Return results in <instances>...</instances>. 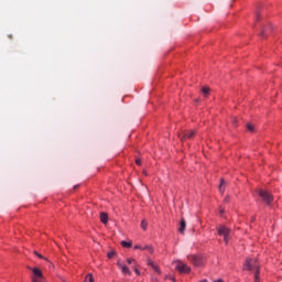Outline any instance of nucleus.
<instances>
[{"instance_id":"5701e85b","label":"nucleus","mask_w":282,"mask_h":282,"mask_svg":"<svg viewBox=\"0 0 282 282\" xmlns=\"http://www.w3.org/2000/svg\"><path fill=\"white\" fill-rule=\"evenodd\" d=\"M135 163L140 166V164H142V161L140 159H137Z\"/></svg>"},{"instance_id":"2eb2a0df","label":"nucleus","mask_w":282,"mask_h":282,"mask_svg":"<svg viewBox=\"0 0 282 282\" xmlns=\"http://www.w3.org/2000/svg\"><path fill=\"white\" fill-rule=\"evenodd\" d=\"M247 129H248V131H250L251 133H254V126H252V123H248V124H247Z\"/></svg>"},{"instance_id":"aec40b11","label":"nucleus","mask_w":282,"mask_h":282,"mask_svg":"<svg viewBox=\"0 0 282 282\" xmlns=\"http://www.w3.org/2000/svg\"><path fill=\"white\" fill-rule=\"evenodd\" d=\"M226 184V182L224 181V178H221L220 180V185H219V191H220V193H221V188H223V186Z\"/></svg>"},{"instance_id":"dca6fc26","label":"nucleus","mask_w":282,"mask_h":282,"mask_svg":"<svg viewBox=\"0 0 282 282\" xmlns=\"http://www.w3.org/2000/svg\"><path fill=\"white\" fill-rule=\"evenodd\" d=\"M121 246L123 247V248H131V242H127V241H121Z\"/></svg>"},{"instance_id":"393cba45","label":"nucleus","mask_w":282,"mask_h":282,"mask_svg":"<svg viewBox=\"0 0 282 282\" xmlns=\"http://www.w3.org/2000/svg\"><path fill=\"white\" fill-rule=\"evenodd\" d=\"M35 254H36V257H39L40 259H43V256L40 254L39 252L35 251Z\"/></svg>"},{"instance_id":"0eeeda50","label":"nucleus","mask_w":282,"mask_h":282,"mask_svg":"<svg viewBox=\"0 0 282 282\" xmlns=\"http://www.w3.org/2000/svg\"><path fill=\"white\" fill-rule=\"evenodd\" d=\"M191 138H195V130L187 131L181 135V140H191Z\"/></svg>"},{"instance_id":"4be33fe9","label":"nucleus","mask_w":282,"mask_h":282,"mask_svg":"<svg viewBox=\"0 0 282 282\" xmlns=\"http://www.w3.org/2000/svg\"><path fill=\"white\" fill-rule=\"evenodd\" d=\"M133 249H134V250H142V249H143V247H142V246H140V245H134Z\"/></svg>"},{"instance_id":"6ab92c4d","label":"nucleus","mask_w":282,"mask_h":282,"mask_svg":"<svg viewBox=\"0 0 282 282\" xmlns=\"http://www.w3.org/2000/svg\"><path fill=\"white\" fill-rule=\"evenodd\" d=\"M116 257V251L108 252V259H113Z\"/></svg>"},{"instance_id":"412c9836","label":"nucleus","mask_w":282,"mask_h":282,"mask_svg":"<svg viewBox=\"0 0 282 282\" xmlns=\"http://www.w3.org/2000/svg\"><path fill=\"white\" fill-rule=\"evenodd\" d=\"M127 263H129V265H131V263H135V260L133 258H128Z\"/></svg>"},{"instance_id":"9d476101","label":"nucleus","mask_w":282,"mask_h":282,"mask_svg":"<svg viewBox=\"0 0 282 282\" xmlns=\"http://www.w3.org/2000/svg\"><path fill=\"white\" fill-rule=\"evenodd\" d=\"M100 221L102 224H109V216L107 215V213H101L100 214Z\"/></svg>"},{"instance_id":"f3484780","label":"nucleus","mask_w":282,"mask_h":282,"mask_svg":"<svg viewBox=\"0 0 282 282\" xmlns=\"http://www.w3.org/2000/svg\"><path fill=\"white\" fill-rule=\"evenodd\" d=\"M149 265H152V268L160 274V268L153 264V262L149 261Z\"/></svg>"},{"instance_id":"cd10ccee","label":"nucleus","mask_w":282,"mask_h":282,"mask_svg":"<svg viewBox=\"0 0 282 282\" xmlns=\"http://www.w3.org/2000/svg\"><path fill=\"white\" fill-rule=\"evenodd\" d=\"M220 215H224V209H220Z\"/></svg>"},{"instance_id":"b1692460","label":"nucleus","mask_w":282,"mask_h":282,"mask_svg":"<svg viewBox=\"0 0 282 282\" xmlns=\"http://www.w3.org/2000/svg\"><path fill=\"white\" fill-rule=\"evenodd\" d=\"M224 202H225V204H228V202H230V197H226L225 199H224Z\"/></svg>"},{"instance_id":"423d86ee","label":"nucleus","mask_w":282,"mask_h":282,"mask_svg":"<svg viewBox=\"0 0 282 282\" xmlns=\"http://www.w3.org/2000/svg\"><path fill=\"white\" fill-rule=\"evenodd\" d=\"M117 265L118 268H120L122 274H128L129 276H131V270H129V267L120 261L117 262Z\"/></svg>"},{"instance_id":"1a4fd4ad","label":"nucleus","mask_w":282,"mask_h":282,"mask_svg":"<svg viewBox=\"0 0 282 282\" xmlns=\"http://www.w3.org/2000/svg\"><path fill=\"white\" fill-rule=\"evenodd\" d=\"M184 230H186V220L184 218L181 219V225L178 228V232H181V235H184Z\"/></svg>"},{"instance_id":"bb28decb","label":"nucleus","mask_w":282,"mask_h":282,"mask_svg":"<svg viewBox=\"0 0 282 282\" xmlns=\"http://www.w3.org/2000/svg\"><path fill=\"white\" fill-rule=\"evenodd\" d=\"M135 274H140V271L138 269L134 270Z\"/></svg>"},{"instance_id":"9b49d317","label":"nucleus","mask_w":282,"mask_h":282,"mask_svg":"<svg viewBox=\"0 0 282 282\" xmlns=\"http://www.w3.org/2000/svg\"><path fill=\"white\" fill-rule=\"evenodd\" d=\"M272 26L271 25H268L267 28H264L261 33H260V36L262 37H265L268 35V31L271 30Z\"/></svg>"},{"instance_id":"c85d7f7f","label":"nucleus","mask_w":282,"mask_h":282,"mask_svg":"<svg viewBox=\"0 0 282 282\" xmlns=\"http://www.w3.org/2000/svg\"><path fill=\"white\" fill-rule=\"evenodd\" d=\"M74 188H78V185H75Z\"/></svg>"},{"instance_id":"7ed1b4c3","label":"nucleus","mask_w":282,"mask_h":282,"mask_svg":"<svg viewBox=\"0 0 282 282\" xmlns=\"http://www.w3.org/2000/svg\"><path fill=\"white\" fill-rule=\"evenodd\" d=\"M218 235L220 237H224L225 243H228V241H230V229H228L226 226H220L218 228Z\"/></svg>"},{"instance_id":"f03ea898","label":"nucleus","mask_w":282,"mask_h":282,"mask_svg":"<svg viewBox=\"0 0 282 282\" xmlns=\"http://www.w3.org/2000/svg\"><path fill=\"white\" fill-rule=\"evenodd\" d=\"M257 193H258L259 197L262 199V202H264V204H267V206H270V204H272L274 198L272 197V194H270L268 191L258 189Z\"/></svg>"},{"instance_id":"a878e982","label":"nucleus","mask_w":282,"mask_h":282,"mask_svg":"<svg viewBox=\"0 0 282 282\" xmlns=\"http://www.w3.org/2000/svg\"><path fill=\"white\" fill-rule=\"evenodd\" d=\"M259 17H260V15H259V13H257V14H256V19H257V21H259Z\"/></svg>"},{"instance_id":"f257e3e1","label":"nucleus","mask_w":282,"mask_h":282,"mask_svg":"<svg viewBox=\"0 0 282 282\" xmlns=\"http://www.w3.org/2000/svg\"><path fill=\"white\" fill-rule=\"evenodd\" d=\"M243 270H249L250 272H253L254 282H261V279L259 278V274H261V271L259 270V262L257 261V259H252V258L247 259L243 264Z\"/></svg>"},{"instance_id":"f8f14e48","label":"nucleus","mask_w":282,"mask_h":282,"mask_svg":"<svg viewBox=\"0 0 282 282\" xmlns=\"http://www.w3.org/2000/svg\"><path fill=\"white\" fill-rule=\"evenodd\" d=\"M142 250H148V252H150V254H153V246H151V245L144 246Z\"/></svg>"},{"instance_id":"ddd939ff","label":"nucleus","mask_w":282,"mask_h":282,"mask_svg":"<svg viewBox=\"0 0 282 282\" xmlns=\"http://www.w3.org/2000/svg\"><path fill=\"white\" fill-rule=\"evenodd\" d=\"M87 281L94 282V275H93L91 273H88V274L86 275L85 282H87Z\"/></svg>"},{"instance_id":"4468645a","label":"nucleus","mask_w":282,"mask_h":282,"mask_svg":"<svg viewBox=\"0 0 282 282\" xmlns=\"http://www.w3.org/2000/svg\"><path fill=\"white\" fill-rule=\"evenodd\" d=\"M202 91H203L204 96H208V94H210V88L204 87V88L202 89Z\"/></svg>"},{"instance_id":"6e6552de","label":"nucleus","mask_w":282,"mask_h":282,"mask_svg":"<svg viewBox=\"0 0 282 282\" xmlns=\"http://www.w3.org/2000/svg\"><path fill=\"white\" fill-rule=\"evenodd\" d=\"M32 272H33L34 276H36V279H43V272L41 271V269L33 268Z\"/></svg>"},{"instance_id":"39448f33","label":"nucleus","mask_w":282,"mask_h":282,"mask_svg":"<svg viewBox=\"0 0 282 282\" xmlns=\"http://www.w3.org/2000/svg\"><path fill=\"white\" fill-rule=\"evenodd\" d=\"M176 270H178V272H182L183 274H188V272H191V267L186 265V263L182 261H177Z\"/></svg>"},{"instance_id":"a211bd4d","label":"nucleus","mask_w":282,"mask_h":282,"mask_svg":"<svg viewBox=\"0 0 282 282\" xmlns=\"http://www.w3.org/2000/svg\"><path fill=\"white\" fill-rule=\"evenodd\" d=\"M147 226H148L147 220H142V221H141V228H142V230H147Z\"/></svg>"},{"instance_id":"20e7f679","label":"nucleus","mask_w":282,"mask_h":282,"mask_svg":"<svg viewBox=\"0 0 282 282\" xmlns=\"http://www.w3.org/2000/svg\"><path fill=\"white\" fill-rule=\"evenodd\" d=\"M187 259L196 268H202V265H204V258H202V256H188Z\"/></svg>"}]
</instances>
